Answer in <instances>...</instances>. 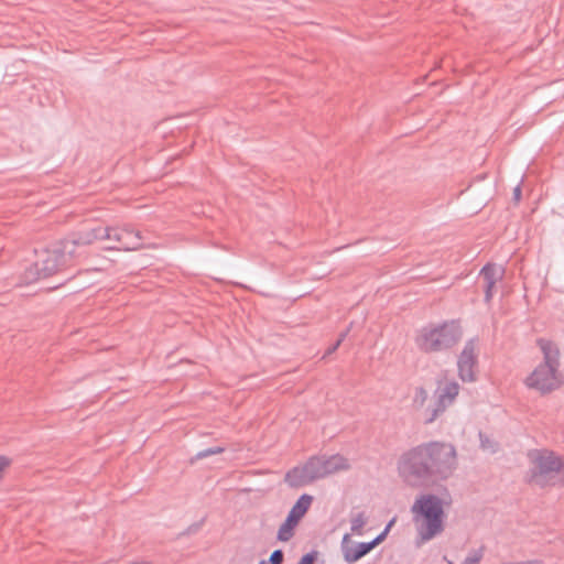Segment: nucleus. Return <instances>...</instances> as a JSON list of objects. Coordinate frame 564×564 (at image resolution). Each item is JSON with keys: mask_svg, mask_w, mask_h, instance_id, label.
I'll list each match as a JSON object with an SVG mask.
<instances>
[{"mask_svg": "<svg viewBox=\"0 0 564 564\" xmlns=\"http://www.w3.org/2000/svg\"><path fill=\"white\" fill-rule=\"evenodd\" d=\"M457 468L453 444L432 441L404 452L398 460L400 477L410 486H430L447 480Z\"/></svg>", "mask_w": 564, "mask_h": 564, "instance_id": "nucleus-1", "label": "nucleus"}, {"mask_svg": "<svg viewBox=\"0 0 564 564\" xmlns=\"http://www.w3.org/2000/svg\"><path fill=\"white\" fill-rule=\"evenodd\" d=\"M348 468V459L340 454L312 456L303 466L290 469L285 474L284 481L292 488H300Z\"/></svg>", "mask_w": 564, "mask_h": 564, "instance_id": "nucleus-2", "label": "nucleus"}, {"mask_svg": "<svg viewBox=\"0 0 564 564\" xmlns=\"http://www.w3.org/2000/svg\"><path fill=\"white\" fill-rule=\"evenodd\" d=\"M444 500L432 494L420 495L411 507L413 519L423 522L417 527L422 542H427L444 531Z\"/></svg>", "mask_w": 564, "mask_h": 564, "instance_id": "nucleus-3", "label": "nucleus"}, {"mask_svg": "<svg viewBox=\"0 0 564 564\" xmlns=\"http://www.w3.org/2000/svg\"><path fill=\"white\" fill-rule=\"evenodd\" d=\"M462 336L459 322L451 319L422 327L415 338V344L424 352H437L454 347Z\"/></svg>", "mask_w": 564, "mask_h": 564, "instance_id": "nucleus-4", "label": "nucleus"}, {"mask_svg": "<svg viewBox=\"0 0 564 564\" xmlns=\"http://www.w3.org/2000/svg\"><path fill=\"white\" fill-rule=\"evenodd\" d=\"M90 231L95 237V241L107 240L111 242L107 247L108 250L131 251L143 247L141 232L129 225L96 227L90 229Z\"/></svg>", "mask_w": 564, "mask_h": 564, "instance_id": "nucleus-5", "label": "nucleus"}, {"mask_svg": "<svg viewBox=\"0 0 564 564\" xmlns=\"http://www.w3.org/2000/svg\"><path fill=\"white\" fill-rule=\"evenodd\" d=\"M532 481L541 487L564 482V463L551 451H540L533 458Z\"/></svg>", "mask_w": 564, "mask_h": 564, "instance_id": "nucleus-6", "label": "nucleus"}, {"mask_svg": "<svg viewBox=\"0 0 564 564\" xmlns=\"http://www.w3.org/2000/svg\"><path fill=\"white\" fill-rule=\"evenodd\" d=\"M95 242V237L89 230H83L78 232H73L62 241H59L56 247L66 263V268H70L80 262L82 259L87 257V248L91 243Z\"/></svg>", "mask_w": 564, "mask_h": 564, "instance_id": "nucleus-7", "label": "nucleus"}, {"mask_svg": "<svg viewBox=\"0 0 564 564\" xmlns=\"http://www.w3.org/2000/svg\"><path fill=\"white\" fill-rule=\"evenodd\" d=\"M459 393V384L456 381H447L435 390V402L423 412L424 424L433 423L451 404Z\"/></svg>", "mask_w": 564, "mask_h": 564, "instance_id": "nucleus-8", "label": "nucleus"}, {"mask_svg": "<svg viewBox=\"0 0 564 564\" xmlns=\"http://www.w3.org/2000/svg\"><path fill=\"white\" fill-rule=\"evenodd\" d=\"M563 381V376L560 370L540 364L532 373L527 377L524 383L528 388L534 389L541 394H546L558 389Z\"/></svg>", "mask_w": 564, "mask_h": 564, "instance_id": "nucleus-9", "label": "nucleus"}, {"mask_svg": "<svg viewBox=\"0 0 564 564\" xmlns=\"http://www.w3.org/2000/svg\"><path fill=\"white\" fill-rule=\"evenodd\" d=\"M313 501V497L303 494L294 506L291 508L285 521L280 525L278 531V540L281 542H288L292 539L294 534V528L297 525L299 521L305 516L308 511Z\"/></svg>", "mask_w": 564, "mask_h": 564, "instance_id": "nucleus-10", "label": "nucleus"}, {"mask_svg": "<svg viewBox=\"0 0 564 564\" xmlns=\"http://www.w3.org/2000/svg\"><path fill=\"white\" fill-rule=\"evenodd\" d=\"M476 367H477V354H476V339H469L458 356L457 368L458 376L464 382L476 381Z\"/></svg>", "mask_w": 564, "mask_h": 564, "instance_id": "nucleus-11", "label": "nucleus"}, {"mask_svg": "<svg viewBox=\"0 0 564 564\" xmlns=\"http://www.w3.org/2000/svg\"><path fill=\"white\" fill-rule=\"evenodd\" d=\"M66 263L63 254L59 253L57 247L45 250L35 262V269L39 278H48L57 272L66 270Z\"/></svg>", "mask_w": 564, "mask_h": 564, "instance_id": "nucleus-12", "label": "nucleus"}, {"mask_svg": "<svg viewBox=\"0 0 564 564\" xmlns=\"http://www.w3.org/2000/svg\"><path fill=\"white\" fill-rule=\"evenodd\" d=\"M383 541L382 535H377L370 542H360L356 545H350V535L345 534L341 542V551L344 555V560L348 564H352L367 555L371 550H373L377 545H379Z\"/></svg>", "mask_w": 564, "mask_h": 564, "instance_id": "nucleus-13", "label": "nucleus"}, {"mask_svg": "<svg viewBox=\"0 0 564 564\" xmlns=\"http://www.w3.org/2000/svg\"><path fill=\"white\" fill-rule=\"evenodd\" d=\"M484 282L485 302L490 303L495 294L497 282L501 281L505 275V269L495 263H488L482 267L479 273Z\"/></svg>", "mask_w": 564, "mask_h": 564, "instance_id": "nucleus-14", "label": "nucleus"}, {"mask_svg": "<svg viewBox=\"0 0 564 564\" xmlns=\"http://www.w3.org/2000/svg\"><path fill=\"white\" fill-rule=\"evenodd\" d=\"M536 345L540 347L543 354V362L541 365H546L550 368H554L555 370H560V348L558 346L549 339L539 338L536 340Z\"/></svg>", "mask_w": 564, "mask_h": 564, "instance_id": "nucleus-15", "label": "nucleus"}, {"mask_svg": "<svg viewBox=\"0 0 564 564\" xmlns=\"http://www.w3.org/2000/svg\"><path fill=\"white\" fill-rule=\"evenodd\" d=\"M429 393L423 387H416L412 398V406L414 410H422L427 401Z\"/></svg>", "mask_w": 564, "mask_h": 564, "instance_id": "nucleus-16", "label": "nucleus"}, {"mask_svg": "<svg viewBox=\"0 0 564 564\" xmlns=\"http://www.w3.org/2000/svg\"><path fill=\"white\" fill-rule=\"evenodd\" d=\"M367 523V517L365 512H358L350 518V530L357 535L362 534V529Z\"/></svg>", "mask_w": 564, "mask_h": 564, "instance_id": "nucleus-17", "label": "nucleus"}, {"mask_svg": "<svg viewBox=\"0 0 564 564\" xmlns=\"http://www.w3.org/2000/svg\"><path fill=\"white\" fill-rule=\"evenodd\" d=\"M484 557V547H479L477 550H473L466 556L462 564H479Z\"/></svg>", "mask_w": 564, "mask_h": 564, "instance_id": "nucleus-18", "label": "nucleus"}, {"mask_svg": "<svg viewBox=\"0 0 564 564\" xmlns=\"http://www.w3.org/2000/svg\"><path fill=\"white\" fill-rule=\"evenodd\" d=\"M224 452H225V447H223V446H213V447H208V448H205L203 451H199L195 455V458L196 459H204V458H206L208 456L221 454Z\"/></svg>", "mask_w": 564, "mask_h": 564, "instance_id": "nucleus-19", "label": "nucleus"}, {"mask_svg": "<svg viewBox=\"0 0 564 564\" xmlns=\"http://www.w3.org/2000/svg\"><path fill=\"white\" fill-rule=\"evenodd\" d=\"M283 560H284L283 551L274 550L269 557V563L270 564H282Z\"/></svg>", "mask_w": 564, "mask_h": 564, "instance_id": "nucleus-20", "label": "nucleus"}, {"mask_svg": "<svg viewBox=\"0 0 564 564\" xmlns=\"http://www.w3.org/2000/svg\"><path fill=\"white\" fill-rule=\"evenodd\" d=\"M317 558V552L311 551L303 555L297 564H314Z\"/></svg>", "mask_w": 564, "mask_h": 564, "instance_id": "nucleus-21", "label": "nucleus"}, {"mask_svg": "<svg viewBox=\"0 0 564 564\" xmlns=\"http://www.w3.org/2000/svg\"><path fill=\"white\" fill-rule=\"evenodd\" d=\"M479 437H480V445L484 449L490 448L492 452L495 451L491 442L482 433H479Z\"/></svg>", "mask_w": 564, "mask_h": 564, "instance_id": "nucleus-22", "label": "nucleus"}, {"mask_svg": "<svg viewBox=\"0 0 564 564\" xmlns=\"http://www.w3.org/2000/svg\"><path fill=\"white\" fill-rule=\"evenodd\" d=\"M11 465V459L7 456L0 455V478L2 477L3 470Z\"/></svg>", "mask_w": 564, "mask_h": 564, "instance_id": "nucleus-23", "label": "nucleus"}, {"mask_svg": "<svg viewBox=\"0 0 564 564\" xmlns=\"http://www.w3.org/2000/svg\"><path fill=\"white\" fill-rule=\"evenodd\" d=\"M521 195H522V191H521V186L520 185H517L514 188H513V200L516 203H519L520 199H521Z\"/></svg>", "mask_w": 564, "mask_h": 564, "instance_id": "nucleus-24", "label": "nucleus"}, {"mask_svg": "<svg viewBox=\"0 0 564 564\" xmlns=\"http://www.w3.org/2000/svg\"><path fill=\"white\" fill-rule=\"evenodd\" d=\"M395 519H392L389 521V523L386 525L384 530L379 534L383 536V540L386 539L388 532L390 531L391 527L393 525Z\"/></svg>", "mask_w": 564, "mask_h": 564, "instance_id": "nucleus-25", "label": "nucleus"}, {"mask_svg": "<svg viewBox=\"0 0 564 564\" xmlns=\"http://www.w3.org/2000/svg\"><path fill=\"white\" fill-rule=\"evenodd\" d=\"M339 347V341H336L334 345H332L325 352L324 355V358L327 356V355H330L333 354L335 350H337V348Z\"/></svg>", "mask_w": 564, "mask_h": 564, "instance_id": "nucleus-26", "label": "nucleus"}, {"mask_svg": "<svg viewBox=\"0 0 564 564\" xmlns=\"http://www.w3.org/2000/svg\"><path fill=\"white\" fill-rule=\"evenodd\" d=\"M347 334H348V329L339 335V338L337 339V341H339V345L343 343V340L345 339Z\"/></svg>", "mask_w": 564, "mask_h": 564, "instance_id": "nucleus-27", "label": "nucleus"}, {"mask_svg": "<svg viewBox=\"0 0 564 564\" xmlns=\"http://www.w3.org/2000/svg\"><path fill=\"white\" fill-rule=\"evenodd\" d=\"M519 564H542V563L538 562V561H527V562H519Z\"/></svg>", "mask_w": 564, "mask_h": 564, "instance_id": "nucleus-28", "label": "nucleus"}, {"mask_svg": "<svg viewBox=\"0 0 564 564\" xmlns=\"http://www.w3.org/2000/svg\"><path fill=\"white\" fill-rule=\"evenodd\" d=\"M259 564H265V562H264V561H261Z\"/></svg>", "mask_w": 564, "mask_h": 564, "instance_id": "nucleus-29", "label": "nucleus"}, {"mask_svg": "<svg viewBox=\"0 0 564 564\" xmlns=\"http://www.w3.org/2000/svg\"><path fill=\"white\" fill-rule=\"evenodd\" d=\"M447 563H448V564H453V562H452V561H447Z\"/></svg>", "mask_w": 564, "mask_h": 564, "instance_id": "nucleus-30", "label": "nucleus"}]
</instances>
